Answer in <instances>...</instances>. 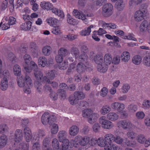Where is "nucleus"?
Masks as SVG:
<instances>
[{"instance_id": "obj_1", "label": "nucleus", "mask_w": 150, "mask_h": 150, "mask_svg": "<svg viewBox=\"0 0 150 150\" xmlns=\"http://www.w3.org/2000/svg\"><path fill=\"white\" fill-rule=\"evenodd\" d=\"M82 115L83 117L87 118L88 122L91 124L96 122L99 117L98 113L93 112L90 108H87L83 110Z\"/></svg>"}, {"instance_id": "obj_2", "label": "nucleus", "mask_w": 150, "mask_h": 150, "mask_svg": "<svg viewBox=\"0 0 150 150\" xmlns=\"http://www.w3.org/2000/svg\"><path fill=\"white\" fill-rule=\"evenodd\" d=\"M90 142V137L88 136L82 137L81 135H77L75 137L74 139L70 141V144L75 147H77L79 144L84 146L88 144Z\"/></svg>"}, {"instance_id": "obj_3", "label": "nucleus", "mask_w": 150, "mask_h": 150, "mask_svg": "<svg viewBox=\"0 0 150 150\" xmlns=\"http://www.w3.org/2000/svg\"><path fill=\"white\" fill-rule=\"evenodd\" d=\"M94 59L97 64V68L98 71L104 73L107 71L108 65H106L103 62L102 54L99 53L96 55L95 56Z\"/></svg>"}, {"instance_id": "obj_4", "label": "nucleus", "mask_w": 150, "mask_h": 150, "mask_svg": "<svg viewBox=\"0 0 150 150\" xmlns=\"http://www.w3.org/2000/svg\"><path fill=\"white\" fill-rule=\"evenodd\" d=\"M56 72L54 70H49L47 71L45 73L46 76L43 77L42 73L40 71L38 72V83L42 82V83L46 82L49 84L51 83V81L49 79H53L55 77Z\"/></svg>"}, {"instance_id": "obj_5", "label": "nucleus", "mask_w": 150, "mask_h": 150, "mask_svg": "<svg viewBox=\"0 0 150 150\" xmlns=\"http://www.w3.org/2000/svg\"><path fill=\"white\" fill-rule=\"evenodd\" d=\"M17 80L18 86L21 87H30L32 84V80L27 73L25 76H18Z\"/></svg>"}, {"instance_id": "obj_6", "label": "nucleus", "mask_w": 150, "mask_h": 150, "mask_svg": "<svg viewBox=\"0 0 150 150\" xmlns=\"http://www.w3.org/2000/svg\"><path fill=\"white\" fill-rule=\"evenodd\" d=\"M85 95L83 92L77 91L74 93V96H70L69 100L70 103L74 105L77 103L79 100L83 99Z\"/></svg>"}, {"instance_id": "obj_7", "label": "nucleus", "mask_w": 150, "mask_h": 150, "mask_svg": "<svg viewBox=\"0 0 150 150\" xmlns=\"http://www.w3.org/2000/svg\"><path fill=\"white\" fill-rule=\"evenodd\" d=\"M99 121L102 127L104 129H110L114 127L113 123L108 119H106L105 116L101 117L99 119Z\"/></svg>"}, {"instance_id": "obj_8", "label": "nucleus", "mask_w": 150, "mask_h": 150, "mask_svg": "<svg viewBox=\"0 0 150 150\" xmlns=\"http://www.w3.org/2000/svg\"><path fill=\"white\" fill-rule=\"evenodd\" d=\"M113 137V136L111 134H106L104 136V138L103 137H100L98 138L97 140V144L98 146L100 147H104L107 144L108 141L111 142V140Z\"/></svg>"}, {"instance_id": "obj_9", "label": "nucleus", "mask_w": 150, "mask_h": 150, "mask_svg": "<svg viewBox=\"0 0 150 150\" xmlns=\"http://www.w3.org/2000/svg\"><path fill=\"white\" fill-rule=\"evenodd\" d=\"M55 117L50 115L48 112H45L42 115V122L44 125L47 124L50 125L56 120Z\"/></svg>"}, {"instance_id": "obj_10", "label": "nucleus", "mask_w": 150, "mask_h": 150, "mask_svg": "<svg viewBox=\"0 0 150 150\" xmlns=\"http://www.w3.org/2000/svg\"><path fill=\"white\" fill-rule=\"evenodd\" d=\"M118 128L122 127L125 129H129L132 128L134 126L131 122L128 120H124L118 121L116 124Z\"/></svg>"}, {"instance_id": "obj_11", "label": "nucleus", "mask_w": 150, "mask_h": 150, "mask_svg": "<svg viewBox=\"0 0 150 150\" xmlns=\"http://www.w3.org/2000/svg\"><path fill=\"white\" fill-rule=\"evenodd\" d=\"M113 9V6L111 4H105L102 7V14L105 17H109L112 15Z\"/></svg>"}, {"instance_id": "obj_12", "label": "nucleus", "mask_w": 150, "mask_h": 150, "mask_svg": "<svg viewBox=\"0 0 150 150\" xmlns=\"http://www.w3.org/2000/svg\"><path fill=\"white\" fill-rule=\"evenodd\" d=\"M67 133L65 130L60 131L57 134V138L62 144H69V140L66 138Z\"/></svg>"}, {"instance_id": "obj_13", "label": "nucleus", "mask_w": 150, "mask_h": 150, "mask_svg": "<svg viewBox=\"0 0 150 150\" xmlns=\"http://www.w3.org/2000/svg\"><path fill=\"white\" fill-rule=\"evenodd\" d=\"M111 108L114 110L121 112L125 108L124 104L122 103L114 102L111 104Z\"/></svg>"}, {"instance_id": "obj_14", "label": "nucleus", "mask_w": 150, "mask_h": 150, "mask_svg": "<svg viewBox=\"0 0 150 150\" xmlns=\"http://www.w3.org/2000/svg\"><path fill=\"white\" fill-rule=\"evenodd\" d=\"M134 17V21L137 22H140L144 18V14L142 11L138 10L135 12Z\"/></svg>"}, {"instance_id": "obj_15", "label": "nucleus", "mask_w": 150, "mask_h": 150, "mask_svg": "<svg viewBox=\"0 0 150 150\" xmlns=\"http://www.w3.org/2000/svg\"><path fill=\"white\" fill-rule=\"evenodd\" d=\"M68 88L67 85L65 83H62L59 85L60 89L58 90V93L59 95L62 98H65L66 94L65 91Z\"/></svg>"}, {"instance_id": "obj_16", "label": "nucleus", "mask_w": 150, "mask_h": 150, "mask_svg": "<svg viewBox=\"0 0 150 150\" xmlns=\"http://www.w3.org/2000/svg\"><path fill=\"white\" fill-rule=\"evenodd\" d=\"M106 117L107 119L110 121L114 122L118 119L119 116L117 113L111 112L107 115Z\"/></svg>"}, {"instance_id": "obj_17", "label": "nucleus", "mask_w": 150, "mask_h": 150, "mask_svg": "<svg viewBox=\"0 0 150 150\" xmlns=\"http://www.w3.org/2000/svg\"><path fill=\"white\" fill-rule=\"evenodd\" d=\"M79 131V127L76 125H73L69 128V133L70 136H74L78 134Z\"/></svg>"}, {"instance_id": "obj_18", "label": "nucleus", "mask_w": 150, "mask_h": 150, "mask_svg": "<svg viewBox=\"0 0 150 150\" xmlns=\"http://www.w3.org/2000/svg\"><path fill=\"white\" fill-rule=\"evenodd\" d=\"M87 67L82 62L79 63L76 66V71L79 74L83 73L86 70Z\"/></svg>"}, {"instance_id": "obj_19", "label": "nucleus", "mask_w": 150, "mask_h": 150, "mask_svg": "<svg viewBox=\"0 0 150 150\" xmlns=\"http://www.w3.org/2000/svg\"><path fill=\"white\" fill-rule=\"evenodd\" d=\"M72 14L76 18L82 20H85L86 19V17L85 15L76 9H74L73 10Z\"/></svg>"}, {"instance_id": "obj_20", "label": "nucleus", "mask_w": 150, "mask_h": 150, "mask_svg": "<svg viewBox=\"0 0 150 150\" xmlns=\"http://www.w3.org/2000/svg\"><path fill=\"white\" fill-rule=\"evenodd\" d=\"M130 54L129 52L126 51L123 52L120 56L121 61L125 62H127L130 59Z\"/></svg>"}, {"instance_id": "obj_21", "label": "nucleus", "mask_w": 150, "mask_h": 150, "mask_svg": "<svg viewBox=\"0 0 150 150\" xmlns=\"http://www.w3.org/2000/svg\"><path fill=\"white\" fill-rule=\"evenodd\" d=\"M103 62L106 65H109L112 62V57L111 54L109 53H107L105 54L104 56Z\"/></svg>"}, {"instance_id": "obj_22", "label": "nucleus", "mask_w": 150, "mask_h": 150, "mask_svg": "<svg viewBox=\"0 0 150 150\" xmlns=\"http://www.w3.org/2000/svg\"><path fill=\"white\" fill-rule=\"evenodd\" d=\"M52 12L60 18H63L64 17V15L63 11L56 8H53L52 9Z\"/></svg>"}, {"instance_id": "obj_23", "label": "nucleus", "mask_w": 150, "mask_h": 150, "mask_svg": "<svg viewBox=\"0 0 150 150\" xmlns=\"http://www.w3.org/2000/svg\"><path fill=\"white\" fill-rule=\"evenodd\" d=\"M112 142L108 141L105 146V150H117L119 146L115 145L112 143Z\"/></svg>"}, {"instance_id": "obj_24", "label": "nucleus", "mask_w": 150, "mask_h": 150, "mask_svg": "<svg viewBox=\"0 0 150 150\" xmlns=\"http://www.w3.org/2000/svg\"><path fill=\"white\" fill-rule=\"evenodd\" d=\"M111 110V108L108 105H105L103 106L100 110V113L105 115L109 113Z\"/></svg>"}, {"instance_id": "obj_25", "label": "nucleus", "mask_w": 150, "mask_h": 150, "mask_svg": "<svg viewBox=\"0 0 150 150\" xmlns=\"http://www.w3.org/2000/svg\"><path fill=\"white\" fill-rule=\"evenodd\" d=\"M46 21L50 25L54 26L58 23V21L55 18L50 17L47 19Z\"/></svg>"}, {"instance_id": "obj_26", "label": "nucleus", "mask_w": 150, "mask_h": 150, "mask_svg": "<svg viewBox=\"0 0 150 150\" xmlns=\"http://www.w3.org/2000/svg\"><path fill=\"white\" fill-rule=\"evenodd\" d=\"M41 7L44 9L49 10L52 7V4L49 2L43 1L41 2L40 4Z\"/></svg>"}, {"instance_id": "obj_27", "label": "nucleus", "mask_w": 150, "mask_h": 150, "mask_svg": "<svg viewBox=\"0 0 150 150\" xmlns=\"http://www.w3.org/2000/svg\"><path fill=\"white\" fill-rule=\"evenodd\" d=\"M67 21L69 24L73 25H76L79 23L77 20L73 18L69 14L67 15Z\"/></svg>"}, {"instance_id": "obj_28", "label": "nucleus", "mask_w": 150, "mask_h": 150, "mask_svg": "<svg viewBox=\"0 0 150 150\" xmlns=\"http://www.w3.org/2000/svg\"><path fill=\"white\" fill-rule=\"evenodd\" d=\"M32 23L30 21L22 23L20 26V28L22 30H27L31 29Z\"/></svg>"}, {"instance_id": "obj_29", "label": "nucleus", "mask_w": 150, "mask_h": 150, "mask_svg": "<svg viewBox=\"0 0 150 150\" xmlns=\"http://www.w3.org/2000/svg\"><path fill=\"white\" fill-rule=\"evenodd\" d=\"M125 6V5L123 0H119L116 3L115 7L119 11L123 10Z\"/></svg>"}, {"instance_id": "obj_30", "label": "nucleus", "mask_w": 150, "mask_h": 150, "mask_svg": "<svg viewBox=\"0 0 150 150\" xmlns=\"http://www.w3.org/2000/svg\"><path fill=\"white\" fill-rule=\"evenodd\" d=\"M15 141L16 142H18L21 140L23 138V133L21 130L18 129L16 130L15 133Z\"/></svg>"}, {"instance_id": "obj_31", "label": "nucleus", "mask_w": 150, "mask_h": 150, "mask_svg": "<svg viewBox=\"0 0 150 150\" xmlns=\"http://www.w3.org/2000/svg\"><path fill=\"white\" fill-rule=\"evenodd\" d=\"M142 57L139 55H136L134 56L132 59V63L135 65H139L142 62Z\"/></svg>"}, {"instance_id": "obj_32", "label": "nucleus", "mask_w": 150, "mask_h": 150, "mask_svg": "<svg viewBox=\"0 0 150 150\" xmlns=\"http://www.w3.org/2000/svg\"><path fill=\"white\" fill-rule=\"evenodd\" d=\"M30 66L31 69H33L34 68L33 73L35 77L36 80L38 78V68L36 64L33 61H30Z\"/></svg>"}, {"instance_id": "obj_33", "label": "nucleus", "mask_w": 150, "mask_h": 150, "mask_svg": "<svg viewBox=\"0 0 150 150\" xmlns=\"http://www.w3.org/2000/svg\"><path fill=\"white\" fill-rule=\"evenodd\" d=\"M50 125V132L52 134H56L59 131L58 125L56 123L51 124Z\"/></svg>"}, {"instance_id": "obj_34", "label": "nucleus", "mask_w": 150, "mask_h": 150, "mask_svg": "<svg viewBox=\"0 0 150 150\" xmlns=\"http://www.w3.org/2000/svg\"><path fill=\"white\" fill-rule=\"evenodd\" d=\"M52 48L51 47L48 45L44 46L42 50L43 54L45 56L49 55L52 52Z\"/></svg>"}, {"instance_id": "obj_35", "label": "nucleus", "mask_w": 150, "mask_h": 150, "mask_svg": "<svg viewBox=\"0 0 150 150\" xmlns=\"http://www.w3.org/2000/svg\"><path fill=\"white\" fill-rule=\"evenodd\" d=\"M30 47L33 55L35 57L38 56V48L36 43L34 42H31L30 45Z\"/></svg>"}, {"instance_id": "obj_36", "label": "nucleus", "mask_w": 150, "mask_h": 150, "mask_svg": "<svg viewBox=\"0 0 150 150\" xmlns=\"http://www.w3.org/2000/svg\"><path fill=\"white\" fill-rule=\"evenodd\" d=\"M137 142L140 144H144L145 146L146 138L145 136L142 134L138 135L136 138Z\"/></svg>"}, {"instance_id": "obj_37", "label": "nucleus", "mask_w": 150, "mask_h": 150, "mask_svg": "<svg viewBox=\"0 0 150 150\" xmlns=\"http://www.w3.org/2000/svg\"><path fill=\"white\" fill-rule=\"evenodd\" d=\"M94 26L93 25H91L90 26L81 31L80 32L81 35L83 36L89 35L91 32V29Z\"/></svg>"}, {"instance_id": "obj_38", "label": "nucleus", "mask_w": 150, "mask_h": 150, "mask_svg": "<svg viewBox=\"0 0 150 150\" xmlns=\"http://www.w3.org/2000/svg\"><path fill=\"white\" fill-rule=\"evenodd\" d=\"M52 145L53 150H59V143L56 138L53 139L52 142Z\"/></svg>"}, {"instance_id": "obj_39", "label": "nucleus", "mask_w": 150, "mask_h": 150, "mask_svg": "<svg viewBox=\"0 0 150 150\" xmlns=\"http://www.w3.org/2000/svg\"><path fill=\"white\" fill-rule=\"evenodd\" d=\"M47 64V59L45 57H41L38 59V65L42 67H45Z\"/></svg>"}, {"instance_id": "obj_40", "label": "nucleus", "mask_w": 150, "mask_h": 150, "mask_svg": "<svg viewBox=\"0 0 150 150\" xmlns=\"http://www.w3.org/2000/svg\"><path fill=\"white\" fill-rule=\"evenodd\" d=\"M50 143V140L49 138L45 139L43 142V150H52L48 146Z\"/></svg>"}, {"instance_id": "obj_41", "label": "nucleus", "mask_w": 150, "mask_h": 150, "mask_svg": "<svg viewBox=\"0 0 150 150\" xmlns=\"http://www.w3.org/2000/svg\"><path fill=\"white\" fill-rule=\"evenodd\" d=\"M7 139L6 135H2L0 138V148L3 147L6 145Z\"/></svg>"}, {"instance_id": "obj_42", "label": "nucleus", "mask_w": 150, "mask_h": 150, "mask_svg": "<svg viewBox=\"0 0 150 150\" xmlns=\"http://www.w3.org/2000/svg\"><path fill=\"white\" fill-rule=\"evenodd\" d=\"M2 74L0 79L3 76V80H6V81H8L10 78V75L9 71L7 70H5L3 72L1 73Z\"/></svg>"}, {"instance_id": "obj_43", "label": "nucleus", "mask_w": 150, "mask_h": 150, "mask_svg": "<svg viewBox=\"0 0 150 150\" xmlns=\"http://www.w3.org/2000/svg\"><path fill=\"white\" fill-rule=\"evenodd\" d=\"M112 135L113 136V137L111 140V142L113 141L118 144H120L122 143L123 140V138L119 136L115 137L113 134H112Z\"/></svg>"}, {"instance_id": "obj_44", "label": "nucleus", "mask_w": 150, "mask_h": 150, "mask_svg": "<svg viewBox=\"0 0 150 150\" xmlns=\"http://www.w3.org/2000/svg\"><path fill=\"white\" fill-rule=\"evenodd\" d=\"M13 72L15 75L19 76L21 74V69L18 65H16L13 67Z\"/></svg>"}, {"instance_id": "obj_45", "label": "nucleus", "mask_w": 150, "mask_h": 150, "mask_svg": "<svg viewBox=\"0 0 150 150\" xmlns=\"http://www.w3.org/2000/svg\"><path fill=\"white\" fill-rule=\"evenodd\" d=\"M142 106L143 108L146 110L150 108V100L148 99H144L142 103Z\"/></svg>"}, {"instance_id": "obj_46", "label": "nucleus", "mask_w": 150, "mask_h": 150, "mask_svg": "<svg viewBox=\"0 0 150 150\" xmlns=\"http://www.w3.org/2000/svg\"><path fill=\"white\" fill-rule=\"evenodd\" d=\"M68 54L67 50L64 47L60 48L58 51V54L63 57L67 55Z\"/></svg>"}, {"instance_id": "obj_47", "label": "nucleus", "mask_w": 150, "mask_h": 150, "mask_svg": "<svg viewBox=\"0 0 150 150\" xmlns=\"http://www.w3.org/2000/svg\"><path fill=\"white\" fill-rule=\"evenodd\" d=\"M1 89L3 91L6 90L8 87V81L2 80L1 84Z\"/></svg>"}, {"instance_id": "obj_48", "label": "nucleus", "mask_w": 150, "mask_h": 150, "mask_svg": "<svg viewBox=\"0 0 150 150\" xmlns=\"http://www.w3.org/2000/svg\"><path fill=\"white\" fill-rule=\"evenodd\" d=\"M130 86L128 83H125L123 84L121 88V91L123 93H127L129 90Z\"/></svg>"}, {"instance_id": "obj_49", "label": "nucleus", "mask_w": 150, "mask_h": 150, "mask_svg": "<svg viewBox=\"0 0 150 150\" xmlns=\"http://www.w3.org/2000/svg\"><path fill=\"white\" fill-rule=\"evenodd\" d=\"M68 63L67 60H64L62 63L59 65V68L61 70L66 69L68 67Z\"/></svg>"}, {"instance_id": "obj_50", "label": "nucleus", "mask_w": 150, "mask_h": 150, "mask_svg": "<svg viewBox=\"0 0 150 150\" xmlns=\"http://www.w3.org/2000/svg\"><path fill=\"white\" fill-rule=\"evenodd\" d=\"M52 32L54 34L59 35L61 33V28L59 26L54 27L52 29Z\"/></svg>"}, {"instance_id": "obj_51", "label": "nucleus", "mask_w": 150, "mask_h": 150, "mask_svg": "<svg viewBox=\"0 0 150 150\" xmlns=\"http://www.w3.org/2000/svg\"><path fill=\"white\" fill-rule=\"evenodd\" d=\"M71 53L73 56H74L76 58L79 56V51L76 47H73L71 50Z\"/></svg>"}, {"instance_id": "obj_52", "label": "nucleus", "mask_w": 150, "mask_h": 150, "mask_svg": "<svg viewBox=\"0 0 150 150\" xmlns=\"http://www.w3.org/2000/svg\"><path fill=\"white\" fill-rule=\"evenodd\" d=\"M76 63L74 62L73 63L71 64L68 69L67 72V74H69L71 72H73L74 71V69L75 67Z\"/></svg>"}, {"instance_id": "obj_53", "label": "nucleus", "mask_w": 150, "mask_h": 150, "mask_svg": "<svg viewBox=\"0 0 150 150\" xmlns=\"http://www.w3.org/2000/svg\"><path fill=\"white\" fill-rule=\"evenodd\" d=\"M128 110L129 112L134 113L137 110V106L136 105L131 104L128 106Z\"/></svg>"}, {"instance_id": "obj_54", "label": "nucleus", "mask_w": 150, "mask_h": 150, "mask_svg": "<svg viewBox=\"0 0 150 150\" xmlns=\"http://www.w3.org/2000/svg\"><path fill=\"white\" fill-rule=\"evenodd\" d=\"M29 147L28 143L22 142L19 144V148L21 150H28Z\"/></svg>"}, {"instance_id": "obj_55", "label": "nucleus", "mask_w": 150, "mask_h": 150, "mask_svg": "<svg viewBox=\"0 0 150 150\" xmlns=\"http://www.w3.org/2000/svg\"><path fill=\"white\" fill-rule=\"evenodd\" d=\"M144 64L146 66L150 67V56H145L143 60Z\"/></svg>"}, {"instance_id": "obj_56", "label": "nucleus", "mask_w": 150, "mask_h": 150, "mask_svg": "<svg viewBox=\"0 0 150 150\" xmlns=\"http://www.w3.org/2000/svg\"><path fill=\"white\" fill-rule=\"evenodd\" d=\"M8 131V127L6 125L1 124L0 125V133L2 134L5 133Z\"/></svg>"}, {"instance_id": "obj_57", "label": "nucleus", "mask_w": 150, "mask_h": 150, "mask_svg": "<svg viewBox=\"0 0 150 150\" xmlns=\"http://www.w3.org/2000/svg\"><path fill=\"white\" fill-rule=\"evenodd\" d=\"M136 116L137 119L142 120L144 117L145 114L143 111H139L136 113Z\"/></svg>"}, {"instance_id": "obj_58", "label": "nucleus", "mask_w": 150, "mask_h": 150, "mask_svg": "<svg viewBox=\"0 0 150 150\" xmlns=\"http://www.w3.org/2000/svg\"><path fill=\"white\" fill-rule=\"evenodd\" d=\"M144 0H129V6L130 7L132 6L134 4L135 5H138L141 3L142 1Z\"/></svg>"}, {"instance_id": "obj_59", "label": "nucleus", "mask_w": 150, "mask_h": 150, "mask_svg": "<svg viewBox=\"0 0 150 150\" xmlns=\"http://www.w3.org/2000/svg\"><path fill=\"white\" fill-rule=\"evenodd\" d=\"M120 57L118 55L115 56L112 59V63L115 64H117L120 62Z\"/></svg>"}, {"instance_id": "obj_60", "label": "nucleus", "mask_w": 150, "mask_h": 150, "mask_svg": "<svg viewBox=\"0 0 150 150\" xmlns=\"http://www.w3.org/2000/svg\"><path fill=\"white\" fill-rule=\"evenodd\" d=\"M108 92V89L105 87H103L100 91V95L103 97H105L107 95Z\"/></svg>"}, {"instance_id": "obj_61", "label": "nucleus", "mask_w": 150, "mask_h": 150, "mask_svg": "<svg viewBox=\"0 0 150 150\" xmlns=\"http://www.w3.org/2000/svg\"><path fill=\"white\" fill-rule=\"evenodd\" d=\"M127 137L131 139H133L135 138L136 134V133L133 131H128L126 134Z\"/></svg>"}, {"instance_id": "obj_62", "label": "nucleus", "mask_w": 150, "mask_h": 150, "mask_svg": "<svg viewBox=\"0 0 150 150\" xmlns=\"http://www.w3.org/2000/svg\"><path fill=\"white\" fill-rule=\"evenodd\" d=\"M125 144L128 146L134 147L136 146V142L135 141L127 140L125 142Z\"/></svg>"}, {"instance_id": "obj_63", "label": "nucleus", "mask_w": 150, "mask_h": 150, "mask_svg": "<svg viewBox=\"0 0 150 150\" xmlns=\"http://www.w3.org/2000/svg\"><path fill=\"white\" fill-rule=\"evenodd\" d=\"M100 126L98 123H95L92 127L93 131L95 132H98L100 129Z\"/></svg>"}, {"instance_id": "obj_64", "label": "nucleus", "mask_w": 150, "mask_h": 150, "mask_svg": "<svg viewBox=\"0 0 150 150\" xmlns=\"http://www.w3.org/2000/svg\"><path fill=\"white\" fill-rule=\"evenodd\" d=\"M23 58L26 64L27 65H28L29 62L31 61V59L30 55L26 54L24 55Z\"/></svg>"}]
</instances>
